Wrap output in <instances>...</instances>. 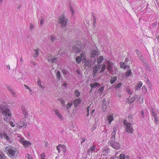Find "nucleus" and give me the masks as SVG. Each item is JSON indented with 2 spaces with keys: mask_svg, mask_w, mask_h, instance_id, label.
I'll return each instance as SVG.
<instances>
[{
  "mask_svg": "<svg viewBox=\"0 0 159 159\" xmlns=\"http://www.w3.org/2000/svg\"><path fill=\"white\" fill-rule=\"evenodd\" d=\"M4 152H7V154L10 157L13 158L16 155L17 151L15 148L10 146L5 148Z\"/></svg>",
  "mask_w": 159,
  "mask_h": 159,
  "instance_id": "f257e3e1",
  "label": "nucleus"
},
{
  "mask_svg": "<svg viewBox=\"0 0 159 159\" xmlns=\"http://www.w3.org/2000/svg\"><path fill=\"white\" fill-rule=\"evenodd\" d=\"M1 112L3 115V119L5 121H8L11 120V114L8 109L7 108L2 109Z\"/></svg>",
  "mask_w": 159,
  "mask_h": 159,
  "instance_id": "f03ea898",
  "label": "nucleus"
},
{
  "mask_svg": "<svg viewBox=\"0 0 159 159\" xmlns=\"http://www.w3.org/2000/svg\"><path fill=\"white\" fill-rule=\"evenodd\" d=\"M107 67L105 63H103L102 66L101 70H105L107 68L108 70H116L117 68L114 65V64L110 61H107Z\"/></svg>",
  "mask_w": 159,
  "mask_h": 159,
  "instance_id": "7ed1b4c3",
  "label": "nucleus"
},
{
  "mask_svg": "<svg viewBox=\"0 0 159 159\" xmlns=\"http://www.w3.org/2000/svg\"><path fill=\"white\" fill-rule=\"evenodd\" d=\"M20 135L18 136V137L19 138V139H18L17 140L22 144L25 148H28L31 145V142L29 141L25 140L24 139L20 137Z\"/></svg>",
  "mask_w": 159,
  "mask_h": 159,
  "instance_id": "20e7f679",
  "label": "nucleus"
},
{
  "mask_svg": "<svg viewBox=\"0 0 159 159\" xmlns=\"http://www.w3.org/2000/svg\"><path fill=\"white\" fill-rule=\"evenodd\" d=\"M123 124L126 126V131L128 133L132 134L134 130L132 126L131 125V123L128 122L127 120H124L123 121Z\"/></svg>",
  "mask_w": 159,
  "mask_h": 159,
  "instance_id": "39448f33",
  "label": "nucleus"
},
{
  "mask_svg": "<svg viewBox=\"0 0 159 159\" xmlns=\"http://www.w3.org/2000/svg\"><path fill=\"white\" fill-rule=\"evenodd\" d=\"M68 20L64 16H62L58 20V23L61 24V27L64 28L66 27L67 22Z\"/></svg>",
  "mask_w": 159,
  "mask_h": 159,
  "instance_id": "423d86ee",
  "label": "nucleus"
},
{
  "mask_svg": "<svg viewBox=\"0 0 159 159\" xmlns=\"http://www.w3.org/2000/svg\"><path fill=\"white\" fill-rule=\"evenodd\" d=\"M103 57L101 56H99L97 59L98 64L95 66V70H98L102 68L101 65L100 64L102 62L103 60Z\"/></svg>",
  "mask_w": 159,
  "mask_h": 159,
  "instance_id": "0eeeda50",
  "label": "nucleus"
},
{
  "mask_svg": "<svg viewBox=\"0 0 159 159\" xmlns=\"http://www.w3.org/2000/svg\"><path fill=\"white\" fill-rule=\"evenodd\" d=\"M110 144L112 147L115 149L118 150L120 148V144L113 141H111Z\"/></svg>",
  "mask_w": 159,
  "mask_h": 159,
  "instance_id": "6e6552de",
  "label": "nucleus"
},
{
  "mask_svg": "<svg viewBox=\"0 0 159 159\" xmlns=\"http://www.w3.org/2000/svg\"><path fill=\"white\" fill-rule=\"evenodd\" d=\"M55 115L60 119H63V117L60 112L57 109H55L53 111Z\"/></svg>",
  "mask_w": 159,
  "mask_h": 159,
  "instance_id": "1a4fd4ad",
  "label": "nucleus"
},
{
  "mask_svg": "<svg viewBox=\"0 0 159 159\" xmlns=\"http://www.w3.org/2000/svg\"><path fill=\"white\" fill-rule=\"evenodd\" d=\"M113 115V113H111L107 116V120L108 121V123L109 124H110L111 123L112 121L114 120Z\"/></svg>",
  "mask_w": 159,
  "mask_h": 159,
  "instance_id": "9d476101",
  "label": "nucleus"
},
{
  "mask_svg": "<svg viewBox=\"0 0 159 159\" xmlns=\"http://www.w3.org/2000/svg\"><path fill=\"white\" fill-rule=\"evenodd\" d=\"M81 47H77L74 46L72 48V50L73 52L75 53H79L81 51Z\"/></svg>",
  "mask_w": 159,
  "mask_h": 159,
  "instance_id": "9b49d317",
  "label": "nucleus"
},
{
  "mask_svg": "<svg viewBox=\"0 0 159 159\" xmlns=\"http://www.w3.org/2000/svg\"><path fill=\"white\" fill-rule=\"evenodd\" d=\"M120 68L122 69H128L129 68V66L126 65L125 62H120Z\"/></svg>",
  "mask_w": 159,
  "mask_h": 159,
  "instance_id": "f8f14e48",
  "label": "nucleus"
},
{
  "mask_svg": "<svg viewBox=\"0 0 159 159\" xmlns=\"http://www.w3.org/2000/svg\"><path fill=\"white\" fill-rule=\"evenodd\" d=\"M0 137L2 138H4L6 139L7 140H9L10 139L6 133H3L0 134Z\"/></svg>",
  "mask_w": 159,
  "mask_h": 159,
  "instance_id": "ddd939ff",
  "label": "nucleus"
},
{
  "mask_svg": "<svg viewBox=\"0 0 159 159\" xmlns=\"http://www.w3.org/2000/svg\"><path fill=\"white\" fill-rule=\"evenodd\" d=\"M80 103V100L77 98L74 101V104L75 107H76Z\"/></svg>",
  "mask_w": 159,
  "mask_h": 159,
  "instance_id": "4468645a",
  "label": "nucleus"
},
{
  "mask_svg": "<svg viewBox=\"0 0 159 159\" xmlns=\"http://www.w3.org/2000/svg\"><path fill=\"white\" fill-rule=\"evenodd\" d=\"M135 100V97L134 96H133L132 97L129 98L127 100V103L128 104H131L134 102Z\"/></svg>",
  "mask_w": 159,
  "mask_h": 159,
  "instance_id": "2eb2a0df",
  "label": "nucleus"
},
{
  "mask_svg": "<svg viewBox=\"0 0 159 159\" xmlns=\"http://www.w3.org/2000/svg\"><path fill=\"white\" fill-rule=\"evenodd\" d=\"M97 54L98 52L96 50H92L90 53V57L91 58L94 57Z\"/></svg>",
  "mask_w": 159,
  "mask_h": 159,
  "instance_id": "dca6fc26",
  "label": "nucleus"
},
{
  "mask_svg": "<svg viewBox=\"0 0 159 159\" xmlns=\"http://www.w3.org/2000/svg\"><path fill=\"white\" fill-rule=\"evenodd\" d=\"M21 110L22 111L23 114L25 116V117H27L28 116V113L26 111L25 107H22Z\"/></svg>",
  "mask_w": 159,
  "mask_h": 159,
  "instance_id": "f3484780",
  "label": "nucleus"
},
{
  "mask_svg": "<svg viewBox=\"0 0 159 159\" xmlns=\"http://www.w3.org/2000/svg\"><path fill=\"white\" fill-rule=\"evenodd\" d=\"M34 54L33 55V57H37L38 55L39 54V50L38 48L37 49H35L34 50Z\"/></svg>",
  "mask_w": 159,
  "mask_h": 159,
  "instance_id": "a211bd4d",
  "label": "nucleus"
},
{
  "mask_svg": "<svg viewBox=\"0 0 159 159\" xmlns=\"http://www.w3.org/2000/svg\"><path fill=\"white\" fill-rule=\"evenodd\" d=\"M143 84L141 82L139 81L137 83V84L135 86V89L136 90H138L142 86Z\"/></svg>",
  "mask_w": 159,
  "mask_h": 159,
  "instance_id": "6ab92c4d",
  "label": "nucleus"
},
{
  "mask_svg": "<svg viewBox=\"0 0 159 159\" xmlns=\"http://www.w3.org/2000/svg\"><path fill=\"white\" fill-rule=\"evenodd\" d=\"M117 77L116 76H114L111 77L110 80V82L111 84H113L117 80Z\"/></svg>",
  "mask_w": 159,
  "mask_h": 159,
  "instance_id": "aec40b11",
  "label": "nucleus"
},
{
  "mask_svg": "<svg viewBox=\"0 0 159 159\" xmlns=\"http://www.w3.org/2000/svg\"><path fill=\"white\" fill-rule=\"evenodd\" d=\"M139 57L140 60H142L143 62H144V63L145 64V66H148V65L145 63L146 61L142 54L139 56Z\"/></svg>",
  "mask_w": 159,
  "mask_h": 159,
  "instance_id": "412c9836",
  "label": "nucleus"
},
{
  "mask_svg": "<svg viewBox=\"0 0 159 159\" xmlns=\"http://www.w3.org/2000/svg\"><path fill=\"white\" fill-rule=\"evenodd\" d=\"M61 150L63 151L64 153H65L66 152V147L64 144H61Z\"/></svg>",
  "mask_w": 159,
  "mask_h": 159,
  "instance_id": "4be33fe9",
  "label": "nucleus"
},
{
  "mask_svg": "<svg viewBox=\"0 0 159 159\" xmlns=\"http://www.w3.org/2000/svg\"><path fill=\"white\" fill-rule=\"evenodd\" d=\"M6 157L2 152L0 150V159H6Z\"/></svg>",
  "mask_w": 159,
  "mask_h": 159,
  "instance_id": "5701e85b",
  "label": "nucleus"
},
{
  "mask_svg": "<svg viewBox=\"0 0 159 159\" xmlns=\"http://www.w3.org/2000/svg\"><path fill=\"white\" fill-rule=\"evenodd\" d=\"M58 100L61 102L63 107H64L65 106V101L62 98H59Z\"/></svg>",
  "mask_w": 159,
  "mask_h": 159,
  "instance_id": "b1692460",
  "label": "nucleus"
},
{
  "mask_svg": "<svg viewBox=\"0 0 159 159\" xmlns=\"http://www.w3.org/2000/svg\"><path fill=\"white\" fill-rule=\"evenodd\" d=\"M50 40L51 42H53L56 41V38L54 36L51 35L50 36Z\"/></svg>",
  "mask_w": 159,
  "mask_h": 159,
  "instance_id": "393cba45",
  "label": "nucleus"
},
{
  "mask_svg": "<svg viewBox=\"0 0 159 159\" xmlns=\"http://www.w3.org/2000/svg\"><path fill=\"white\" fill-rule=\"evenodd\" d=\"M74 94L75 96L77 97H79L80 95V93L78 90H75Z\"/></svg>",
  "mask_w": 159,
  "mask_h": 159,
  "instance_id": "a878e982",
  "label": "nucleus"
},
{
  "mask_svg": "<svg viewBox=\"0 0 159 159\" xmlns=\"http://www.w3.org/2000/svg\"><path fill=\"white\" fill-rule=\"evenodd\" d=\"M99 84H98L97 83L95 82L93 84H91L90 85V87H91V88L92 89H93L94 88L97 86Z\"/></svg>",
  "mask_w": 159,
  "mask_h": 159,
  "instance_id": "bb28decb",
  "label": "nucleus"
},
{
  "mask_svg": "<svg viewBox=\"0 0 159 159\" xmlns=\"http://www.w3.org/2000/svg\"><path fill=\"white\" fill-rule=\"evenodd\" d=\"M27 123L26 122H23L22 124H21V122H20L19 126V128L21 129L23 127L26 126L27 125Z\"/></svg>",
  "mask_w": 159,
  "mask_h": 159,
  "instance_id": "cd10ccee",
  "label": "nucleus"
},
{
  "mask_svg": "<svg viewBox=\"0 0 159 159\" xmlns=\"http://www.w3.org/2000/svg\"><path fill=\"white\" fill-rule=\"evenodd\" d=\"M82 60V59L81 58V57L80 56H78L76 58L75 60L76 62L78 63H80L81 62V61Z\"/></svg>",
  "mask_w": 159,
  "mask_h": 159,
  "instance_id": "c85d7f7f",
  "label": "nucleus"
},
{
  "mask_svg": "<svg viewBox=\"0 0 159 159\" xmlns=\"http://www.w3.org/2000/svg\"><path fill=\"white\" fill-rule=\"evenodd\" d=\"M81 58L83 59H85L86 58V54L84 52H82L80 54V57Z\"/></svg>",
  "mask_w": 159,
  "mask_h": 159,
  "instance_id": "c756f323",
  "label": "nucleus"
},
{
  "mask_svg": "<svg viewBox=\"0 0 159 159\" xmlns=\"http://www.w3.org/2000/svg\"><path fill=\"white\" fill-rule=\"evenodd\" d=\"M151 112L152 115L154 117V118L157 117V114L155 113L153 109L152 110Z\"/></svg>",
  "mask_w": 159,
  "mask_h": 159,
  "instance_id": "7c9ffc66",
  "label": "nucleus"
},
{
  "mask_svg": "<svg viewBox=\"0 0 159 159\" xmlns=\"http://www.w3.org/2000/svg\"><path fill=\"white\" fill-rule=\"evenodd\" d=\"M85 65L87 66H90L91 64V61L89 60H85Z\"/></svg>",
  "mask_w": 159,
  "mask_h": 159,
  "instance_id": "2f4dec72",
  "label": "nucleus"
},
{
  "mask_svg": "<svg viewBox=\"0 0 159 159\" xmlns=\"http://www.w3.org/2000/svg\"><path fill=\"white\" fill-rule=\"evenodd\" d=\"M75 46L80 47L81 45V42L80 41L77 40L75 41Z\"/></svg>",
  "mask_w": 159,
  "mask_h": 159,
  "instance_id": "473e14b6",
  "label": "nucleus"
},
{
  "mask_svg": "<svg viewBox=\"0 0 159 159\" xmlns=\"http://www.w3.org/2000/svg\"><path fill=\"white\" fill-rule=\"evenodd\" d=\"M95 149V146H92L89 149L88 152H92L94 151Z\"/></svg>",
  "mask_w": 159,
  "mask_h": 159,
  "instance_id": "72a5a7b5",
  "label": "nucleus"
},
{
  "mask_svg": "<svg viewBox=\"0 0 159 159\" xmlns=\"http://www.w3.org/2000/svg\"><path fill=\"white\" fill-rule=\"evenodd\" d=\"M132 74L131 70H128L126 74V77H129Z\"/></svg>",
  "mask_w": 159,
  "mask_h": 159,
  "instance_id": "f704fd0d",
  "label": "nucleus"
},
{
  "mask_svg": "<svg viewBox=\"0 0 159 159\" xmlns=\"http://www.w3.org/2000/svg\"><path fill=\"white\" fill-rule=\"evenodd\" d=\"M40 159H46L45 155L44 153L43 152L40 155Z\"/></svg>",
  "mask_w": 159,
  "mask_h": 159,
  "instance_id": "c9c22d12",
  "label": "nucleus"
},
{
  "mask_svg": "<svg viewBox=\"0 0 159 159\" xmlns=\"http://www.w3.org/2000/svg\"><path fill=\"white\" fill-rule=\"evenodd\" d=\"M37 83L39 86L41 88H43V87L41 84V81L39 80L37 81Z\"/></svg>",
  "mask_w": 159,
  "mask_h": 159,
  "instance_id": "e433bc0d",
  "label": "nucleus"
},
{
  "mask_svg": "<svg viewBox=\"0 0 159 159\" xmlns=\"http://www.w3.org/2000/svg\"><path fill=\"white\" fill-rule=\"evenodd\" d=\"M72 105L71 103H68L66 105V108L68 109H69Z\"/></svg>",
  "mask_w": 159,
  "mask_h": 159,
  "instance_id": "4c0bfd02",
  "label": "nucleus"
},
{
  "mask_svg": "<svg viewBox=\"0 0 159 159\" xmlns=\"http://www.w3.org/2000/svg\"><path fill=\"white\" fill-rule=\"evenodd\" d=\"M125 155L124 154H120V159H125Z\"/></svg>",
  "mask_w": 159,
  "mask_h": 159,
  "instance_id": "58836bf2",
  "label": "nucleus"
},
{
  "mask_svg": "<svg viewBox=\"0 0 159 159\" xmlns=\"http://www.w3.org/2000/svg\"><path fill=\"white\" fill-rule=\"evenodd\" d=\"M57 149L58 150V153H60L61 152V144H59L57 146Z\"/></svg>",
  "mask_w": 159,
  "mask_h": 159,
  "instance_id": "ea45409f",
  "label": "nucleus"
},
{
  "mask_svg": "<svg viewBox=\"0 0 159 159\" xmlns=\"http://www.w3.org/2000/svg\"><path fill=\"white\" fill-rule=\"evenodd\" d=\"M57 58H53L52 59H49L48 61L51 62V63H52L54 62V61L56 60L57 59Z\"/></svg>",
  "mask_w": 159,
  "mask_h": 159,
  "instance_id": "a19ab883",
  "label": "nucleus"
},
{
  "mask_svg": "<svg viewBox=\"0 0 159 159\" xmlns=\"http://www.w3.org/2000/svg\"><path fill=\"white\" fill-rule=\"evenodd\" d=\"M117 128L116 127H114L113 128V131L112 132V134H116V132L117 130Z\"/></svg>",
  "mask_w": 159,
  "mask_h": 159,
  "instance_id": "79ce46f5",
  "label": "nucleus"
},
{
  "mask_svg": "<svg viewBox=\"0 0 159 159\" xmlns=\"http://www.w3.org/2000/svg\"><path fill=\"white\" fill-rule=\"evenodd\" d=\"M34 27V25L32 23H30V30H32Z\"/></svg>",
  "mask_w": 159,
  "mask_h": 159,
  "instance_id": "37998d69",
  "label": "nucleus"
},
{
  "mask_svg": "<svg viewBox=\"0 0 159 159\" xmlns=\"http://www.w3.org/2000/svg\"><path fill=\"white\" fill-rule=\"evenodd\" d=\"M60 73L59 71H58L56 74V76L58 78V80H60Z\"/></svg>",
  "mask_w": 159,
  "mask_h": 159,
  "instance_id": "c03bdc74",
  "label": "nucleus"
},
{
  "mask_svg": "<svg viewBox=\"0 0 159 159\" xmlns=\"http://www.w3.org/2000/svg\"><path fill=\"white\" fill-rule=\"evenodd\" d=\"M126 91L129 94H132V92L131 91L130 88H127L126 89Z\"/></svg>",
  "mask_w": 159,
  "mask_h": 159,
  "instance_id": "a18cd8bd",
  "label": "nucleus"
},
{
  "mask_svg": "<svg viewBox=\"0 0 159 159\" xmlns=\"http://www.w3.org/2000/svg\"><path fill=\"white\" fill-rule=\"evenodd\" d=\"M70 9L71 13L72 14H74V11L72 7H70Z\"/></svg>",
  "mask_w": 159,
  "mask_h": 159,
  "instance_id": "49530a36",
  "label": "nucleus"
},
{
  "mask_svg": "<svg viewBox=\"0 0 159 159\" xmlns=\"http://www.w3.org/2000/svg\"><path fill=\"white\" fill-rule=\"evenodd\" d=\"M104 88H105V87L104 86H102L99 89V90L101 93H102L103 92V91Z\"/></svg>",
  "mask_w": 159,
  "mask_h": 159,
  "instance_id": "de8ad7c7",
  "label": "nucleus"
},
{
  "mask_svg": "<svg viewBox=\"0 0 159 159\" xmlns=\"http://www.w3.org/2000/svg\"><path fill=\"white\" fill-rule=\"evenodd\" d=\"M121 85V83H119L116 85L115 88H119L120 87Z\"/></svg>",
  "mask_w": 159,
  "mask_h": 159,
  "instance_id": "09e8293b",
  "label": "nucleus"
},
{
  "mask_svg": "<svg viewBox=\"0 0 159 159\" xmlns=\"http://www.w3.org/2000/svg\"><path fill=\"white\" fill-rule=\"evenodd\" d=\"M115 138H116V134L112 133V136L111 137V139H112L114 140L115 139Z\"/></svg>",
  "mask_w": 159,
  "mask_h": 159,
  "instance_id": "8fccbe9b",
  "label": "nucleus"
},
{
  "mask_svg": "<svg viewBox=\"0 0 159 159\" xmlns=\"http://www.w3.org/2000/svg\"><path fill=\"white\" fill-rule=\"evenodd\" d=\"M91 104L89 106H88V107H87V112H88V114H87V116H89V108L90 107H91Z\"/></svg>",
  "mask_w": 159,
  "mask_h": 159,
  "instance_id": "3c124183",
  "label": "nucleus"
},
{
  "mask_svg": "<svg viewBox=\"0 0 159 159\" xmlns=\"http://www.w3.org/2000/svg\"><path fill=\"white\" fill-rule=\"evenodd\" d=\"M10 125L12 127H14L15 126L13 122L12 121H10Z\"/></svg>",
  "mask_w": 159,
  "mask_h": 159,
  "instance_id": "603ef678",
  "label": "nucleus"
},
{
  "mask_svg": "<svg viewBox=\"0 0 159 159\" xmlns=\"http://www.w3.org/2000/svg\"><path fill=\"white\" fill-rule=\"evenodd\" d=\"M8 89L9 91V92H11L13 95H14V92L13 91V90L12 89H11V88H10V89L8 88Z\"/></svg>",
  "mask_w": 159,
  "mask_h": 159,
  "instance_id": "864d4df0",
  "label": "nucleus"
},
{
  "mask_svg": "<svg viewBox=\"0 0 159 159\" xmlns=\"http://www.w3.org/2000/svg\"><path fill=\"white\" fill-rule=\"evenodd\" d=\"M97 72V70H93V77L95 76V74H96Z\"/></svg>",
  "mask_w": 159,
  "mask_h": 159,
  "instance_id": "5fc2aeb1",
  "label": "nucleus"
},
{
  "mask_svg": "<svg viewBox=\"0 0 159 159\" xmlns=\"http://www.w3.org/2000/svg\"><path fill=\"white\" fill-rule=\"evenodd\" d=\"M136 52L138 57L141 54L139 51L138 50H136Z\"/></svg>",
  "mask_w": 159,
  "mask_h": 159,
  "instance_id": "6e6d98bb",
  "label": "nucleus"
},
{
  "mask_svg": "<svg viewBox=\"0 0 159 159\" xmlns=\"http://www.w3.org/2000/svg\"><path fill=\"white\" fill-rule=\"evenodd\" d=\"M158 121V118L157 117L154 118V122L155 123H157Z\"/></svg>",
  "mask_w": 159,
  "mask_h": 159,
  "instance_id": "4d7b16f0",
  "label": "nucleus"
},
{
  "mask_svg": "<svg viewBox=\"0 0 159 159\" xmlns=\"http://www.w3.org/2000/svg\"><path fill=\"white\" fill-rule=\"evenodd\" d=\"M129 61V58H125V62H125V64H126V63H127V62Z\"/></svg>",
  "mask_w": 159,
  "mask_h": 159,
  "instance_id": "13d9d810",
  "label": "nucleus"
},
{
  "mask_svg": "<svg viewBox=\"0 0 159 159\" xmlns=\"http://www.w3.org/2000/svg\"><path fill=\"white\" fill-rule=\"evenodd\" d=\"M24 86L25 87V88L26 89H30L29 86L26 85H25V84H24Z\"/></svg>",
  "mask_w": 159,
  "mask_h": 159,
  "instance_id": "bf43d9fd",
  "label": "nucleus"
},
{
  "mask_svg": "<svg viewBox=\"0 0 159 159\" xmlns=\"http://www.w3.org/2000/svg\"><path fill=\"white\" fill-rule=\"evenodd\" d=\"M142 89L144 90H145L146 91H147V89L146 87L145 86H143L142 87Z\"/></svg>",
  "mask_w": 159,
  "mask_h": 159,
  "instance_id": "052dcab7",
  "label": "nucleus"
},
{
  "mask_svg": "<svg viewBox=\"0 0 159 159\" xmlns=\"http://www.w3.org/2000/svg\"><path fill=\"white\" fill-rule=\"evenodd\" d=\"M43 23V20L41 19L40 21V23L41 25H42Z\"/></svg>",
  "mask_w": 159,
  "mask_h": 159,
  "instance_id": "680f3d73",
  "label": "nucleus"
},
{
  "mask_svg": "<svg viewBox=\"0 0 159 159\" xmlns=\"http://www.w3.org/2000/svg\"><path fill=\"white\" fill-rule=\"evenodd\" d=\"M141 113L142 115V117L143 118L144 117V111H142L141 112Z\"/></svg>",
  "mask_w": 159,
  "mask_h": 159,
  "instance_id": "e2e57ef3",
  "label": "nucleus"
},
{
  "mask_svg": "<svg viewBox=\"0 0 159 159\" xmlns=\"http://www.w3.org/2000/svg\"><path fill=\"white\" fill-rule=\"evenodd\" d=\"M67 86V84L66 83H64L63 84V86H64L65 87H66Z\"/></svg>",
  "mask_w": 159,
  "mask_h": 159,
  "instance_id": "0e129e2a",
  "label": "nucleus"
},
{
  "mask_svg": "<svg viewBox=\"0 0 159 159\" xmlns=\"http://www.w3.org/2000/svg\"><path fill=\"white\" fill-rule=\"evenodd\" d=\"M156 38L157 39V40L159 41V35H158L157 36Z\"/></svg>",
  "mask_w": 159,
  "mask_h": 159,
  "instance_id": "69168bd1",
  "label": "nucleus"
},
{
  "mask_svg": "<svg viewBox=\"0 0 159 159\" xmlns=\"http://www.w3.org/2000/svg\"><path fill=\"white\" fill-rule=\"evenodd\" d=\"M76 72L78 74H80V70H76Z\"/></svg>",
  "mask_w": 159,
  "mask_h": 159,
  "instance_id": "338daca9",
  "label": "nucleus"
},
{
  "mask_svg": "<svg viewBox=\"0 0 159 159\" xmlns=\"http://www.w3.org/2000/svg\"><path fill=\"white\" fill-rule=\"evenodd\" d=\"M32 64H33L34 65V66H36V63H35L34 62H32Z\"/></svg>",
  "mask_w": 159,
  "mask_h": 159,
  "instance_id": "774afa93",
  "label": "nucleus"
}]
</instances>
